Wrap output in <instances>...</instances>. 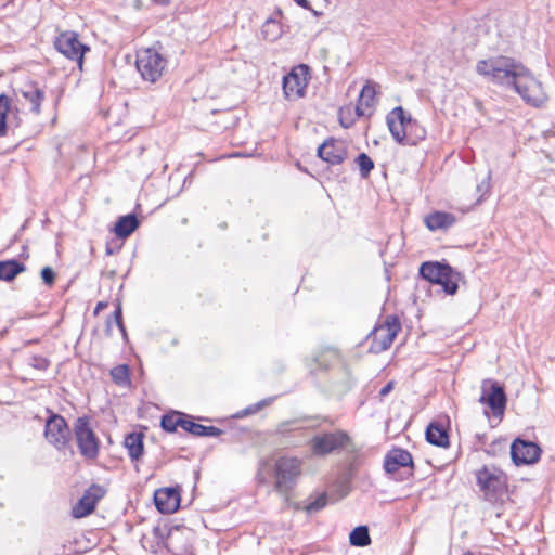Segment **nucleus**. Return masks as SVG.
Listing matches in <instances>:
<instances>
[{
	"label": "nucleus",
	"instance_id": "nucleus-1",
	"mask_svg": "<svg viewBox=\"0 0 555 555\" xmlns=\"http://www.w3.org/2000/svg\"><path fill=\"white\" fill-rule=\"evenodd\" d=\"M476 72L492 82L512 86L522 100L534 107L542 106L547 95L542 83L520 62L508 56L479 60Z\"/></svg>",
	"mask_w": 555,
	"mask_h": 555
},
{
	"label": "nucleus",
	"instance_id": "nucleus-2",
	"mask_svg": "<svg viewBox=\"0 0 555 555\" xmlns=\"http://www.w3.org/2000/svg\"><path fill=\"white\" fill-rule=\"evenodd\" d=\"M386 122L393 140L399 144L414 145L417 140L425 138V129L420 127L401 106L387 114Z\"/></svg>",
	"mask_w": 555,
	"mask_h": 555
},
{
	"label": "nucleus",
	"instance_id": "nucleus-3",
	"mask_svg": "<svg viewBox=\"0 0 555 555\" xmlns=\"http://www.w3.org/2000/svg\"><path fill=\"white\" fill-rule=\"evenodd\" d=\"M476 481L482 498L490 503L502 502L507 494V476L494 465H483L478 469Z\"/></svg>",
	"mask_w": 555,
	"mask_h": 555
},
{
	"label": "nucleus",
	"instance_id": "nucleus-4",
	"mask_svg": "<svg viewBox=\"0 0 555 555\" xmlns=\"http://www.w3.org/2000/svg\"><path fill=\"white\" fill-rule=\"evenodd\" d=\"M309 447L312 455L318 457H324L340 451H357L353 440L348 433L343 429L325 431L313 436L309 441Z\"/></svg>",
	"mask_w": 555,
	"mask_h": 555
},
{
	"label": "nucleus",
	"instance_id": "nucleus-5",
	"mask_svg": "<svg viewBox=\"0 0 555 555\" xmlns=\"http://www.w3.org/2000/svg\"><path fill=\"white\" fill-rule=\"evenodd\" d=\"M420 274L431 283L439 284L449 295H454L459 288L460 273L449 264L439 262H424L420 268Z\"/></svg>",
	"mask_w": 555,
	"mask_h": 555
},
{
	"label": "nucleus",
	"instance_id": "nucleus-6",
	"mask_svg": "<svg viewBox=\"0 0 555 555\" xmlns=\"http://www.w3.org/2000/svg\"><path fill=\"white\" fill-rule=\"evenodd\" d=\"M78 450L86 460H95L100 452V440L87 416L78 417L74 425Z\"/></svg>",
	"mask_w": 555,
	"mask_h": 555
},
{
	"label": "nucleus",
	"instance_id": "nucleus-7",
	"mask_svg": "<svg viewBox=\"0 0 555 555\" xmlns=\"http://www.w3.org/2000/svg\"><path fill=\"white\" fill-rule=\"evenodd\" d=\"M302 462L296 456H281L274 466L275 489L281 493L288 492L301 474Z\"/></svg>",
	"mask_w": 555,
	"mask_h": 555
},
{
	"label": "nucleus",
	"instance_id": "nucleus-8",
	"mask_svg": "<svg viewBox=\"0 0 555 555\" xmlns=\"http://www.w3.org/2000/svg\"><path fill=\"white\" fill-rule=\"evenodd\" d=\"M135 64L144 80L155 82L162 77L167 61L154 48H146L138 52Z\"/></svg>",
	"mask_w": 555,
	"mask_h": 555
},
{
	"label": "nucleus",
	"instance_id": "nucleus-9",
	"mask_svg": "<svg viewBox=\"0 0 555 555\" xmlns=\"http://www.w3.org/2000/svg\"><path fill=\"white\" fill-rule=\"evenodd\" d=\"M400 330L401 323L399 319L396 315H387L385 321L376 325L369 335L371 339V351L379 353L387 350Z\"/></svg>",
	"mask_w": 555,
	"mask_h": 555
},
{
	"label": "nucleus",
	"instance_id": "nucleus-10",
	"mask_svg": "<svg viewBox=\"0 0 555 555\" xmlns=\"http://www.w3.org/2000/svg\"><path fill=\"white\" fill-rule=\"evenodd\" d=\"M54 47L64 56L77 62L79 68L82 67L85 53L89 51V47L79 41L78 34L72 30L61 33L55 38Z\"/></svg>",
	"mask_w": 555,
	"mask_h": 555
},
{
	"label": "nucleus",
	"instance_id": "nucleus-11",
	"mask_svg": "<svg viewBox=\"0 0 555 555\" xmlns=\"http://www.w3.org/2000/svg\"><path fill=\"white\" fill-rule=\"evenodd\" d=\"M479 402L487 404L492 410L493 415H503L507 402L503 386L491 378L483 379Z\"/></svg>",
	"mask_w": 555,
	"mask_h": 555
},
{
	"label": "nucleus",
	"instance_id": "nucleus-12",
	"mask_svg": "<svg viewBox=\"0 0 555 555\" xmlns=\"http://www.w3.org/2000/svg\"><path fill=\"white\" fill-rule=\"evenodd\" d=\"M309 67L300 64L283 77V92L286 99L296 100L305 94L308 86Z\"/></svg>",
	"mask_w": 555,
	"mask_h": 555
},
{
	"label": "nucleus",
	"instance_id": "nucleus-13",
	"mask_svg": "<svg viewBox=\"0 0 555 555\" xmlns=\"http://www.w3.org/2000/svg\"><path fill=\"white\" fill-rule=\"evenodd\" d=\"M44 436L57 450H63L70 438V430L65 418L61 415L52 414L46 422Z\"/></svg>",
	"mask_w": 555,
	"mask_h": 555
},
{
	"label": "nucleus",
	"instance_id": "nucleus-14",
	"mask_svg": "<svg viewBox=\"0 0 555 555\" xmlns=\"http://www.w3.org/2000/svg\"><path fill=\"white\" fill-rule=\"evenodd\" d=\"M541 449L538 444L516 438L511 446V457L515 465H528L538 462Z\"/></svg>",
	"mask_w": 555,
	"mask_h": 555
},
{
	"label": "nucleus",
	"instance_id": "nucleus-15",
	"mask_svg": "<svg viewBox=\"0 0 555 555\" xmlns=\"http://www.w3.org/2000/svg\"><path fill=\"white\" fill-rule=\"evenodd\" d=\"M318 156L331 165H339L348 157V145L344 140L327 138L319 146Z\"/></svg>",
	"mask_w": 555,
	"mask_h": 555
},
{
	"label": "nucleus",
	"instance_id": "nucleus-16",
	"mask_svg": "<svg viewBox=\"0 0 555 555\" xmlns=\"http://www.w3.org/2000/svg\"><path fill=\"white\" fill-rule=\"evenodd\" d=\"M154 502L160 513L171 514L180 505V493L173 488H162L155 491Z\"/></svg>",
	"mask_w": 555,
	"mask_h": 555
},
{
	"label": "nucleus",
	"instance_id": "nucleus-17",
	"mask_svg": "<svg viewBox=\"0 0 555 555\" xmlns=\"http://www.w3.org/2000/svg\"><path fill=\"white\" fill-rule=\"evenodd\" d=\"M413 459L409 451L403 449H392L390 450L384 461V467L386 473L393 474L398 472L400 468L412 467Z\"/></svg>",
	"mask_w": 555,
	"mask_h": 555
},
{
	"label": "nucleus",
	"instance_id": "nucleus-18",
	"mask_svg": "<svg viewBox=\"0 0 555 555\" xmlns=\"http://www.w3.org/2000/svg\"><path fill=\"white\" fill-rule=\"evenodd\" d=\"M424 221L430 231H438L451 228L456 222V218L450 212L435 211L427 215Z\"/></svg>",
	"mask_w": 555,
	"mask_h": 555
},
{
	"label": "nucleus",
	"instance_id": "nucleus-19",
	"mask_svg": "<svg viewBox=\"0 0 555 555\" xmlns=\"http://www.w3.org/2000/svg\"><path fill=\"white\" fill-rule=\"evenodd\" d=\"M23 98L30 103V111L39 115L41 112V103L44 100V91L36 83H25L21 89Z\"/></svg>",
	"mask_w": 555,
	"mask_h": 555
},
{
	"label": "nucleus",
	"instance_id": "nucleus-20",
	"mask_svg": "<svg viewBox=\"0 0 555 555\" xmlns=\"http://www.w3.org/2000/svg\"><path fill=\"white\" fill-rule=\"evenodd\" d=\"M375 94L376 90L373 85L367 82L366 85L363 86L359 95L358 104L354 108L357 117L365 116L366 108H372L374 106Z\"/></svg>",
	"mask_w": 555,
	"mask_h": 555
},
{
	"label": "nucleus",
	"instance_id": "nucleus-21",
	"mask_svg": "<svg viewBox=\"0 0 555 555\" xmlns=\"http://www.w3.org/2000/svg\"><path fill=\"white\" fill-rule=\"evenodd\" d=\"M182 429L196 437H218L222 433V430L218 427L205 426L195 423L192 420L188 418L186 416L184 418V422L182 423Z\"/></svg>",
	"mask_w": 555,
	"mask_h": 555
},
{
	"label": "nucleus",
	"instance_id": "nucleus-22",
	"mask_svg": "<svg viewBox=\"0 0 555 555\" xmlns=\"http://www.w3.org/2000/svg\"><path fill=\"white\" fill-rule=\"evenodd\" d=\"M139 224L137 216L129 214L117 220L114 231L118 237L126 238L138 229Z\"/></svg>",
	"mask_w": 555,
	"mask_h": 555
},
{
	"label": "nucleus",
	"instance_id": "nucleus-23",
	"mask_svg": "<svg viewBox=\"0 0 555 555\" xmlns=\"http://www.w3.org/2000/svg\"><path fill=\"white\" fill-rule=\"evenodd\" d=\"M426 440L437 447L449 446V435L447 430L435 423H430L426 429Z\"/></svg>",
	"mask_w": 555,
	"mask_h": 555
},
{
	"label": "nucleus",
	"instance_id": "nucleus-24",
	"mask_svg": "<svg viewBox=\"0 0 555 555\" xmlns=\"http://www.w3.org/2000/svg\"><path fill=\"white\" fill-rule=\"evenodd\" d=\"M124 444L132 461H138L143 454V435L131 433L125 437Z\"/></svg>",
	"mask_w": 555,
	"mask_h": 555
},
{
	"label": "nucleus",
	"instance_id": "nucleus-25",
	"mask_svg": "<svg viewBox=\"0 0 555 555\" xmlns=\"http://www.w3.org/2000/svg\"><path fill=\"white\" fill-rule=\"evenodd\" d=\"M23 271H25V266L17 260L0 261V280L12 281Z\"/></svg>",
	"mask_w": 555,
	"mask_h": 555
},
{
	"label": "nucleus",
	"instance_id": "nucleus-26",
	"mask_svg": "<svg viewBox=\"0 0 555 555\" xmlns=\"http://www.w3.org/2000/svg\"><path fill=\"white\" fill-rule=\"evenodd\" d=\"M95 505L96 503L83 493L77 504L73 507V516L75 518L86 517L94 511Z\"/></svg>",
	"mask_w": 555,
	"mask_h": 555
},
{
	"label": "nucleus",
	"instance_id": "nucleus-27",
	"mask_svg": "<svg viewBox=\"0 0 555 555\" xmlns=\"http://www.w3.org/2000/svg\"><path fill=\"white\" fill-rule=\"evenodd\" d=\"M184 418L185 414L180 412H172L162 417L160 426L164 430L168 433H173L176 431L177 427L182 428V423L184 422Z\"/></svg>",
	"mask_w": 555,
	"mask_h": 555
},
{
	"label": "nucleus",
	"instance_id": "nucleus-28",
	"mask_svg": "<svg viewBox=\"0 0 555 555\" xmlns=\"http://www.w3.org/2000/svg\"><path fill=\"white\" fill-rule=\"evenodd\" d=\"M349 542L353 546H366L371 543L369 529L365 526H359L354 528L349 535Z\"/></svg>",
	"mask_w": 555,
	"mask_h": 555
},
{
	"label": "nucleus",
	"instance_id": "nucleus-29",
	"mask_svg": "<svg viewBox=\"0 0 555 555\" xmlns=\"http://www.w3.org/2000/svg\"><path fill=\"white\" fill-rule=\"evenodd\" d=\"M111 377L118 386H128L130 384L129 366L119 364L111 370Z\"/></svg>",
	"mask_w": 555,
	"mask_h": 555
},
{
	"label": "nucleus",
	"instance_id": "nucleus-30",
	"mask_svg": "<svg viewBox=\"0 0 555 555\" xmlns=\"http://www.w3.org/2000/svg\"><path fill=\"white\" fill-rule=\"evenodd\" d=\"M261 34L264 39H267L269 41H274L278 38H280V36L282 34L281 26L274 20L269 18L263 24V26L261 28Z\"/></svg>",
	"mask_w": 555,
	"mask_h": 555
},
{
	"label": "nucleus",
	"instance_id": "nucleus-31",
	"mask_svg": "<svg viewBox=\"0 0 555 555\" xmlns=\"http://www.w3.org/2000/svg\"><path fill=\"white\" fill-rule=\"evenodd\" d=\"M10 105V98L5 94H0V137H3L7 133V116Z\"/></svg>",
	"mask_w": 555,
	"mask_h": 555
},
{
	"label": "nucleus",
	"instance_id": "nucleus-32",
	"mask_svg": "<svg viewBox=\"0 0 555 555\" xmlns=\"http://www.w3.org/2000/svg\"><path fill=\"white\" fill-rule=\"evenodd\" d=\"M327 504V495L326 493H322L315 498H310L309 502L305 506V509L308 514L317 513L324 508Z\"/></svg>",
	"mask_w": 555,
	"mask_h": 555
},
{
	"label": "nucleus",
	"instance_id": "nucleus-33",
	"mask_svg": "<svg viewBox=\"0 0 555 555\" xmlns=\"http://www.w3.org/2000/svg\"><path fill=\"white\" fill-rule=\"evenodd\" d=\"M356 163L359 166L360 173L362 178H367L372 169L374 168V163L369 155L365 153H361L357 158Z\"/></svg>",
	"mask_w": 555,
	"mask_h": 555
},
{
	"label": "nucleus",
	"instance_id": "nucleus-34",
	"mask_svg": "<svg viewBox=\"0 0 555 555\" xmlns=\"http://www.w3.org/2000/svg\"><path fill=\"white\" fill-rule=\"evenodd\" d=\"M339 122L346 129L350 128L354 124V118L352 117V108L350 106L340 108Z\"/></svg>",
	"mask_w": 555,
	"mask_h": 555
},
{
	"label": "nucleus",
	"instance_id": "nucleus-35",
	"mask_svg": "<svg viewBox=\"0 0 555 555\" xmlns=\"http://www.w3.org/2000/svg\"><path fill=\"white\" fill-rule=\"evenodd\" d=\"M302 427L299 425V421L292 420L285 421L278 425L276 433L281 435L288 434L294 430L301 429Z\"/></svg>",
	"mask_w": 555,
	"mask_h": 555
},
{
	"label": "nucleus",
	"instance_id": "nucleus-36",
	"mask_svg": "<svg viewBox=\"0 0 555 555\" xmlns=\"http://www.w3.org/2000/svg\"><path fill=\"white\" fill-rule=\"evenodd\" d=\"M85 494H87L91 500L98 503L104 496L105 489L102 486L94 483L85 491Z\"/></svg>",
	"mask_w": 555,
	"mask_h": 555
},
{
	"label": "nucleus",
	"instance_id": "nucleus-37",
	"mask_svg": "<svg viewBox=\"0 0 555 555\" xmlns=\"http://www.w3.org/2000/svg\"><path fill=\"white\" fill-rule=\"evenodd\" d=\"M49 364H50L49 360L41 356H34L30 359V365L40 371L47 370Z\"/></svg>",
	"mask_w": 555,
	"mask_h": 555
},
{
	"label": "nucleus",
	"instance_id": "nucleus-38",
	"mask_svg": "<svg viewBox=\"0 0 555 555\" xmlns=\"http://www.w3.org/2000/svg\"><path fill=\"white\" fill-rule=\"evenodd\" d=\"M41 279L43 280V282L47 285H52L55 280V273H54L53 269L50 267H44L41 270Z\"/></svg>",
	"mask_w": 555,
	"mask_h": 555
},
{
	"label": "nucleus",
	"instance_id": "nucleus-39",
	"mask_svg": "<svg viewBox=\"0 0 555 555\" xmlns=\"http://www.w3.org/2000/svg\"><path fill=\"white\" fill-rule=\"evenodd\" d=\"M272 399H264L258 403H256L255 405H251V406H248L246 410H245V414H253V413H256L258 412L259 410H261L263 406H267L271 403Z\"/></svg>",
	"mask_w": 555,
	"mask_h": 555
},
{
	"label": "nucleus",
	"instance_id": "nucleus-40",
	"mask_svg": "<svg viewBox=\"0 0 555 555\" xmlns=\"http://www.w3.org/2000/svg\"><path fill=\"white\" fill-rule=\"evenodd\" d=\"M114 319L116 321L117 326L119 327V330L125 335V326H124L122 319H121V307H120V305H118L116 307L115 311H114Z\"/></svg>",
	"mask_w": 555,
	"mask_h": 555
},
{
	"label": "nucleus",
	"instance_id": "nucleus-41",
	"mask_svg": "<svg viewBox=\"0 0 555 555\" xmlns=\"http://www.w3.org/2000/svg\"><path fill=\"white\" fill-rule=\"evenodd\" d=\"M393 382H388L380 390L379 396L386 397L393 389Z\"/></svg>",
	"mask_w": 555,
	"mask_h": 555
},
{
	"label": "nucleus",
	"instance_id": "nucleus-42",
	"mask_svg": "<svg viewBox=\"0 0 555 555\" xmlns=\"http://www.w3.org/2000/svg\"><path fill=\"white\" fill-rule=\"evenodd\" d=\"M490 176L487 177V180H489ZM489 189V183L488 181H482L481 183H479L477 185V191L478 192H487Z\"/></svg>",
	"mask_w": 555,
	"mask_h": 555
},
{
	"label": "nucleus",
	"instance_id": "nucleus-43",
	"mask_svg": "<svg viewBox=\"0 0 555 555\" xmlns=\"http://www.w3.org/2000/svg\"><path fill=\"white\" fill-rule=\"evenodd\" d=\"M299 7L311 10L308 0H294Z\"/></svg>",
	"mask_w": 555,
	"mask_h": 555
},
{
	"label": "nucleus",
	"instance_id": "nucleus-44",
	"mask_svg": "<svg viewBox=\"0 0 555 555\" xmlns=\"http://www.w3.org/2000/svg\"><path fill=\"white\" fill-rule=\"evenodd\" d=\"M106 307V304L100 301L98 305H96V308H95V312H98L99 310L101 309H104Z\"/></svg>",
	"mask_w": 555,
	"mask_h": 555
},
{
	"label": "nucleus",
	"instance_id": "nucleus-45",
	"mask_svg": "<svg viewBox=\"0 0 555 555\" xmlns=\"http://www.w3.org/2000/svg\"><path fill=\"white\" fill-rule=\"evenodd\" d=\"M463 555H474V554H473V552L467 551V552H465Z\"/></svg>",
	"mask_w": 555,
	"mask_h": 555
},
{
	"label": "nucleus",
	"instance_id": "nucleus-46",
	"mask_svg": "<svg viewBox=\"0 0 555 555\" xmlns=\"http://www.w3.org/2000/svg\"><path fill=\"white\" fill-rule=\"evenodd\" d=\"M106 253L111 255L113 251H112V249L109 247H107L106 248Z\"/></svg>",
	"mask_w": 555,
	"mask_h": 555
}]
</instances>
